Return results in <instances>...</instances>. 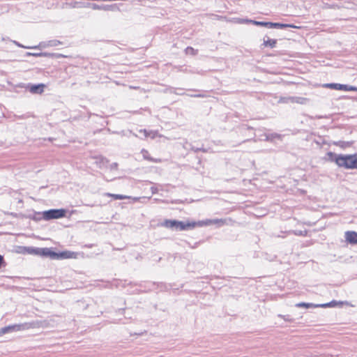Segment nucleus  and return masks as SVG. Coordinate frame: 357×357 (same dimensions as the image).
<instances>
[{
    "mask_svg": "<svg viewBox=\"0 0 357 357\" xmlns=\"http://www.w3.org/2000/svg\"><path fill=\"white\" fill-rule=\"evenodd\" d=\"M225 220L222 219H213V220H206L198 222H184L182 221H178L176 220H166L162 223V225L167 228H169L176 231H183L187 230L188 229H192L195 226H207L212 224H218L220 225H224Z\"/></svg>",
    "mask_w": 357,
    "mask_h": 357,
    "instance_id": "nucleus-1",
    "label": "nucleus"
},
{
    "mask_svg": "<svg viewBox=\"0 0 357 357\" xmlns=\"http://www.w3.org/2000/svg\"><path fill=\"white\" fill-rule=\"evenodd\" d=\"M328 155L331 161L335 162L340 167L345 169H357V154L338 155L328 152Z\"/></svg>",
    "mask_w": 357,
    "mask_h": 357,
    "instance_id": "nucleus-2",
    "label": "nucleus"
},
{
    "mask_svg": "<svg viewBox=\"0 0 357 357\" xmlns=\"http://www.w3.org/2000/svg\"><path fill=\"white\" fill-rule=\"evenodd\" d=\"M37 325L36 322H31V323H24L22 324H14L10 325L8 326H5L3 328H0V335H4L6 333H12L14 331H18L21 330L28 329L29 328H34Z\"/></svg>",
    "mask_w": 357,
    "mask_h": 357,
    "instance_id": "nucleus-3",
    "label": "nucleus"
},
{
    "mask_svg": "<svg viewBox=\"0 0 357 357\" xmlns=\"http://www.w3.org/2000/svg\"><path fill=\"white\" fill-rule=\"evenodd\" d=\"M66 212V210L63 208L50 209L43 211V217L45 220L59 219L65 217Z\"/></svg>",
    "mask_w": 357,
    "mask_h": 357,
    "instance_id": "nucleus-4",
    "label": "nucleus"
},
{
    "mask_svg": "<svg viewBox=\"0 0 357 357\" xmlns=\"http://www.w3.org/2000/svg\"><path fill=\"white\" fill-rule=\"evenodd\" d=\"M309 100L303 97H284L281 98L280 102H295L301 105L306 104Z\"/></svg>",
    "mask_w": 357,
    "mask_h": 357,
    "instance_id": "nucleus-5",
    "label": "nucleus"
},
{
    "mask_svg": "<svg viewBox=\"0 0 357 357\" xmlns=\"http://www.w3.org/2000/svg\"><path fill=\"white\" fill-rule=\"evenodd\" d=\"M41 256L45 257H49L52 259H59L58 252H54L51 248H44L43 250H40Z\"/></svg>",
    "mask_w": 357,
    "mask_h": 357,
    "instance_id": "nucleus-6",
    "label": "nucleus"
},
{
    "mask_svg": "<svg viewBox=\"0 0 357 357\" xmlns=\"http://www.w3.org/2000/svg\"><path fill=\"white\" fill-rule=\"evenodd\" d=\"M345 238L346 241L349 243H357V232L348 231L345 232Z\"/></svg>",
    "mask_w": 357,
    "mask_h": 357,
    "instance_id": "nucleus-7",
    "label": "nucleus"
},
{
    "mask_svg": "<svg viewBox=\"0 0 357 357\" xmlns=\"http://www.w3.org/2000/svg\"><path fill=\"white\" fill-rule=\"evenodd\" d=\"M59 259H70L75 258L76 257V253L70 251H63L58 252Z\"/></svg>",
    "mask_w": 357,
    "mask_h": 357,
    "instance_id": "nucleus-8",
    "label": "nucleus"
},
{
    "mask_svg": "<svg viewBox=\"0 0 357 357\" xmlns=\"http://www.w3.org/2000/svg\"><path fill=\"white\" fill-rule=\"evenodd\" d=\"M265 140L268 142H273L275 139H279L281 140L282 136L280 134H278L276 132L269 133V134H264Z\"/></svg>",
    "mask_w": 357,
    "mask_h": 357,
    "instance_id": "nucleus-9",
    "label": "nucleus"
},
{
    "mask_svg": "<svg viewBox=\"0 0 357 357\" xmlns=\"http://www.w3.org/2000/svg\"><path fill=\"white\" fill-rule=\"evenodd\" d=\"M269 27L271 28H286V27H290V28H294V29H300V26H297L293 24H280V23H273L270 22L269 23Z\"/></svg>",
    "mask_w": 357,
    "mask_h": 357,
    "instance_id": "nucleus-10",
    "label": "nucleus"
},
{
    "mask_svg": "<svg viewBox=\"0 0 357 357\" xmlns=\"http://www.w3.org/2000/svg\"><path fill=\"white\" fill-rule=\"evenodd\" d=\"M277 43H278V40L276 39H271V38H267L266 39H265V38L264 39L262 45L264 47H268L271 48H274L276 47Z\"/></svg>",
    "mask_w": 357,
    "mask_h": 357,
    "instance_id": "nucleus-11",
    "label": "nucleus"
},
{
    "mask_svg": "<svg viewBox=\"0 0 357 357\" xmlns=\"http://www.w3.org/2000/svg\"><path fill=\"white\" fill-rule=\"evenodd\" d=\"M142 154L143 155V158L145 159V160H147L150 162H158L160 161V160H158V159H154L153 158H151L149 155V153L148 151L145 150V149H142Z\"/></svg>",
    "mask_w": 357,
    "mask_h": 357,
    "instance_id": "nucleus-12",
    "label": "nucleus"
},
{
    "mask_svg": "<svg viewBox=\"0 0 357 357\" xmlns=\"http://www.w3.org/2000/svg\"><path fill=\"white\" fill-rule=\"evenodd\" d=\"M140 132H143L146 137H151L154 139L157 136H160L158 132L156 130H151L147 131L146 130H140Z\"/></svg>",
    "mask_w": 357,
    "mask_h": 357,
    "instance_id": "nucleus-13",
    "label": "nucleus"
},
{
    "mask_svg": "<svg viewBox=\"0 0 357 357\" xmlns=\"http://www.w3.org/2000/svg\"><path fill=\"white\" fill-rule=\"evenodd\" d=\"M296 307H305V308H310V307H319L317 306V305L311 303H298L296 304Z\"/></svg>",
    "mask_w": 357,
    "mask_h": 357,
    "instance_id": "nucleus-14",
    "label": "nucleus"
},
{
    "mask_svg": "<svg viewBox=\"0 0 357 357\" xmlns=\"http://www.w3.org/2000/svg\"><path fill=\"white\" fill-rule=\"evenodd\" d=\"M105 195L107 197H113L114 199H115V200H121V199H125L128 198L127 196H125L123 195L112 194V193H109V192L106 193Z\"/></svg>",
    "mask_w": 357,
    "mask_h": 357,
    "instance_id": "nucleus-15",
    "label": "nucleus"
},
{
    "mask_svg": "<svg viewBox=\"0 0 357 357\" xmlns=\"http://www.w3.org/2000/svg\"><path fill=\"white\" fill-rule=\"evenodd\" d=\"M324 86L329 87V88H334L335 89H356L355 88H353V87L348 89L347 86L337 85V84H326Z\"/></svg>",
    "mask_w": 357,
    "mask_h": 357,
    "instance_id": "nucleus-16",
    "label": "nucleus"
},
{
    "mask_svg": "<svg viewBox=\"0 0 357 357\" xmlns=\"http://www.w3.org/2000/svg\"><path fill=\"white\" fill-rule=\"evenodd\" d=\"M28 250H29V252L31 253V254H34V255H36L41 256V252H40V250H43V248H29Z\"/></svg>",
    "mask_w": 357,
    "mask_h": 357,
    "instance_id": "nucleus-17",
    "label": "nucleus"
},
{
    "mask_svg": "<svg viewBox=\"0 0 357 357\" xmlns=\"http://www.w3.org/2000/svg\"><path fill=\"white\" fill-rule=\"evenodd\" d=\"M289 233H292L296 236H306L307 235V231L306 230H294V231H289Z\"/></svg>",
    "mask_w": 357,
    "mask_h": 357,
    "instance_id": "nucleus-18",
    "label": "nucleus"
},
{
    "mask_svg": "<svg viewBox=\"0 0 357 357\" xmlns=\"http://www.w3.org/2000/svg\"><path fill=\"white\" fill-rule=\"evenodd\" d=\"M336 304V302L335 301H333L331 302L324 303V304H317V306L319 307H334Z\"/></svg>",
    "mask_w": 357,
    "mask_h": 357,
    "instance_id": "nucleus-19",
    "label": "nucleus"
},
{
    "mask_svg": "<svg viewBox=\"0 0 357 357\" xmlns=\"http://www.w3.org/2000/svg\"><path fill=\"white\" fill-rule=\"evenodd\" d=\"M190 149L195 153L199 152V151L206 152V150L202 147V148H196L191 145H190Z\"/></svg>",
    "mask_w": 357,
    "mask_h": 357,
    "instance_id": "nucleus-20",
    "label": "nucleus"
},
{
    "mask_svg": "<svg viewBox=\"0 0 357 357\" xmlns=\"http://www.w3.org/2000/svg\"><path fill=\"white\" fill-rule=\"evenodd\" d=\"M269 23L270 22H254V24L259 26H268L269 27Z\"/></svg>",
    "mask_w": 357,
    "mask_h": 357,
    "instance_id": "nucleus-21",
    "label": "nucleus"
},
{
    "mask_svg": "<svg viewBox=\"0 0 357 357\" xmlns=\"http://www.w3.org/2000/svg\"><path fill=\"white\" fill-rule=\"evenodd\" d=\"M45 87V85L44 84H38V85H33L31 87V89L32 90H34V89H43Z\"/></svg>",
    "mask_w": 357,
    "mask_h": 357,
    "instance_id": "nucleus-22",
    "label": "nucleus"
},
{
    "mask_svg": "<svg viewBox=\"0 0 357 357\" xmlns=\"http://www.w3.org/2000/svg\"><path fill=\"white\" fill-rule=\"evenodd\" d=\"M189 96L190 97H194V98H203V97H206V95L202 94V93H195V94H190Z\"/></svg>",
    "mask_w": 357,
    "mask_h": 357,
    "instance_id": "nucleus-23",
    "label": "nucleus"
},
{
    "mask_svg": "<svg viewBox=\"0 0 357 357\" xmlns=\"http://www.w3.org/2000/svg\"><path fill=\"white\" fill-rule=\"evenodd\" d=\"M195 50L192 47H188L186 49V52L187 53L195 54Z\"/></svg>",
    "mask_w": 357,
    "mask_h": 357,
    "instance_id": "nucleus-24",
    "label": "nucleus"
},
{
    "mask_svg": "<svg viewBox=\"0 0 357 357\" xmlns=\"http://www.w3.org/2000/svg\"><path fill=\"white\" fill-rule=\"evenodd\" d=\"M278 317H281V318H283L285 321H291V319H289V316H284V315H281V314H279Z\"/></svg>",
    "mask_w": 357,
    "mask_h": 357,
    "instance_id": "nucleus-25",
    "label": "nucleus"
},
{
    "mask_svg": "<svg viewBox=\"0 0 357 357\" xmlns=\"http://www.w3.org/2000/svg\"><path fill=\"white\" fill-rule=\"evenodd\" d=\"M118 167V163L116 162H113L110 165V169H116Z\"/></svg>",
    "mask_w": 357,
    "mask_h": 357,
    "instance_id": "nucleus-26",
    "label": "nucleus"
},
{
    "mask_svg": "<svg viewBox=\"0 0 357 357\" xmlns=\"http://www.w3.org/2000/svg\"><path fill=\"white\" fill-rule=\"evenodd\" d=\"M5 264V261L3 259V257L0 255V268H1L2 266H3Z\"/></svg>",
    "mask_w": 357,
    "mask_h": 357,
    "instance_id": "nucleus-27",
    "label": "nucleus"
},
{
    "mask_svg": "<svg viewBox=\"0 0 357 357\" xmlns=\"http://www.w3.org/2000/svg\"><path fill=\"white\" fill-rule=\"evenodd\" d=\"M30 91L33 93H40V94H41L43 92V91H36V90Z\"/></svg>",
    "mask_w": 357,
    "mask_h": 357,
    "instance_id": "nucleus-28",
    "label": "nucleus"
},
{
    "mask_svg": "<svg viewBox=\"0 0 357 357\" xmlns=\"http://www.w3.org/2000/svg\"><path fill=\"white\" fill-rule=\"evenodd\" d=\"M151 191H152V192H153V193H155V191H156V189H155V188H154L153 187H152V188H151Z\"/></svg>",
    "mask_w": 357,
    "mask_h": 357,
    "instance_id": "nucleus-29",
    "label": "nucleus"
}]
</instances>
